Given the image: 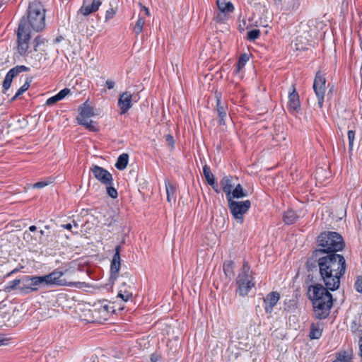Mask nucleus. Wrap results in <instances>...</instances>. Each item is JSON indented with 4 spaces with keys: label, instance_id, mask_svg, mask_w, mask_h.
<instances>
[{
    "label": "nucleus",
    "instance_id": "obj_1",
    "mask_svg": "<svg viewBox=\"0 0 362 362\" xmlns=\"http://www.w3.org/2000/svg\"><path fill=\"white\" fill-rule=\"evenodd\" d=\"M346 266V260L341 255H320V250H315L306 263L308 271L318 267L321 280L330 291L339 288L340 279L345 274Z\"/></svg>",
    "mask_w": 362,
    "mask_h": 362
},
{
    "label": "nucleus",
    "instance_id": "obj_2",
    "mask_svg": "<svg viewBox=\"0 0 362 362\" xmlns=\"http://www.w3.org/2000/svg\"><path fill=\"white\" fill-rule=\"evenodd\" d=\"M327 286L316 284L309 286L308 295L312 300L314 313L317 319H325L329 314L332 307L333 299Z\"/></svg>",
    "mask_w": 362,
    "mask_h": 362
},
{
    "label": "nucleus",
    "instance_id": "obj_3",
    "mask_svg": "<svg viewBox=\"0 0 362 362\" xmlns=\"http://www.w3.org/2000/svg\"><path fill=\"white\" fill-rule=\"evenodd\" d=\"M23 25L25 30L40 32L45 28V9L41 2L34 1L29 4L26 16H23L18 25Z\"/></svg>",
    "mask_w": 362,
    "mask_h": 362
},
{
    "label": "nucleus",
    "instance_id": "obj_4",
    "mask_svg": "<svg viewBox=\"0 0 362 362\" xmlns=\"http://www.w3.org/2000/svg\"><path fill=\"white\" fill-rule=\"evenodd\" d=\"M317 243L320 248L315 250H320V255L336 253L344 247L342 237L336 232L322 233L317 237Z\"/></svg>",
    "mask_w": 362,
    "mask_h": 362
},
{
    "label": "nucleus",
    "instance_id": "obj_5",
    "mask_svg": "<svg viewBox=\"0 0 362 362\" xmlns=\"http://www.w3.org/2000/svg\"><path fill=\"white\" fill-rule=\"evenodd\" d=\"M228 200V208L233 218L238 223H243V215L245 214L251 206L250 200L235 201L229 198Z\"/></svg>",
    "mask_w": 362,
    "mask_h": 362
},
{
    "label": "nucleus",
    "instance_id": "obj_6",
    "mask_svg": "<svg viewBox=\"0 0 362 362\" xmlns=\"http://www.w3.org/2000/svg\"><path fill=\"white\" fill-rule=\"evenodd\" d=\"M30 37L31 33L25 30L23 25H18L17 30V52L21 56L25 57L28 53Z\"/></svg>",
    "mask_w": 362,
    "mask_h": 362
},
{
    "label": "nucleus",
    "instance_id": "obj_7",
    "mask_svg": "<svg viewBox=\"0 0 362 362\" xmlns=\"http://www.w3.org/2000/svg\"><path fill=\"white\" fill-rule=\"evenodd\" d=\"M122 281L119 287L117 297L127 302L132 300L133 294L132 292V285L134 284L132 276L127 272L122 275Z\"/></svg>",
    "mask_w": 362,
    "mask_h": 362
},
{
    "label": "nucleus",
    "instance_id": "obj_8",
    "mask_svg": "<svg viewBox=\"0 0 362 362\" xmlns=\"http://www.w3.org/2000/svg\"><path fill=\"white\" fill-rule=\"evenodd\" d=\"M326 78L320 72L315 75L313 82V89L317 98L318 106L322 107L326 91Z\"/></svg>",
    "mask_w": 362,
    "mask_h": 362
},
{
    "label": "nucleus",
    "instance_id": "obj_9",
    "mask_svg": "<svg viewBox=\"0 0 362 362\" xmlns=\"http://www.w3.org/2000/svg\"><path fill=\"white\" fill-rule=\"evenodd\" d=\"M66 272H62L59 269H54L51 273L45 275L47 279V282L48 284V286H73L75 285V283L73 282H67L65 279H62L63 275Z\"/></svg>",
    "mask_w": 362,
    "mask_h": 362
},
{
    "label": "nucleus",
    "instance_id": "obj_10",
    "mask_svg": "<svg viewBox=\"0 0 362 362\" xmlns=\"http://www.w3.org/2000/svg\"><path fill=\"white\" fill-rule=\"evenodd\" d=\"M237 284L238 285V293L242 296L247 295L249 291L254 286L252 276L245 273H240L238 275Z\"/></svg>",
    "mask_w": 362,
    "mask_h": 362
},
{
    "label": "nucleus",
    "instance_id": "obj_11",
    "mask_svg": "<svg viewBox=\"0 0 362 362\" xmlns=\"http://www.w3.org/2000/svg\"><path fill=\"white\" fill-rule=\"evenodd\" d=\"M91 171L94 177L102 184L105 185H112L113 179L112 174L110 173L107 170L100 166L94 165L91 168Z\"/></svg>",
    "mask_w": 362,
    "mask_h": 362
},
{
    "label": "nucleus",
    "instance_id": "obj_12",
    "mask_svg": "<svg viewBox=\"0 0 362 362\" xmlns=\"http://www.w3.org/2000/svg\"><path fill=\"white\" fill-rule=\"evenodd\" d=\"M29 71V68L24 66V65H20L16 66L11 69L9 70V71L6 75V77L3 82V88L5 90H7L11 85L12 80L14 77L18 76L20 73L23 71Z\"/></svg>",
    "mask_w": 362,
    "mask_h": 362
},
{
    "label": "nucleus",
    "instance_id": "obj_13",
    "mask_svg": "<svg viewBox=\"0 0 362 362\" xmlns=\"http://www.w3.org/2000/svg\"><path fill=\"white\" fill-rule=\"evenodd\" d=\"M216 112L219 118L218 123L220 125L226 124V119L228 117V106L226 103L221 101V94L216 93Z\"/></svg>",
    "mask_w": 362,
    "mask_h": 362
},
{
    "label": "nucleus",
    "instance_id": "obj_14",
    "mask_svg": "<svg viewBox=\"0 0 362 362\" xmlns=\"http://www.w3.org/2000/svg\"><path fill=\"white\" fill-rule=\"evenodd\" d=\"M280 298V295L276 291L270 292L264 298L265 305V311L267 313H272L274 307L276 305Z\"/></svg>",
    "mask_w": 362,
    "mask_h": 362
},
{
    "label": "nucleus",
    "instance_id": "obj_15",
    "mask_svg": "<svg viewBox=\"0 0 362 362\" xmlns=\"http://www.w3.org/2000/svg\"><path fill=\"white\" fill-rule=\"evenodd\" d=\"M100 4V0H84L83 6L81 8L80 11L83 15L88 16L96 11Z\"/></svg>",
    "mask_w": 362,
    "mask_h": 362
},
{
    "label": "nucleus",
    "instance_id": "obj_16",
    "mask_svg": "<svg viewBox=\"0 0 362 362\" xmlns=\"http://www.w3.org/2000/svg\"><path fill=\"white\" fill-rule=\"evenodd\" d=\"M23 281L25 283V284L21 288V291L28 290L30 291H37L40 288H41L37 276H25L23 279Z\"/></svg>",
    "mask_w": 362,
    "mask_h": 362
},
{
    "label": "nucleus",
    "instance_id": "obj_17",
    "mask_svg": "<svg viewBox=\"0 0 362 362\" xmlns=\"http://www.w3.org/2000/svg\"><path fill=\"white\" fill-rule=\"evenodd\" d=\"M132 95L127 92L123 93L119 95L118 105L121 110V114L126 113L132 107Z\"/></svg>",
    "mask_w": 362,
    "mask_h": 362
},
{
    "label": "nucleus",
    "instance_id": "obj_18",
    "mask_svg": "<svg viewBox=\"0 0 362 362\" xmlns=\"http://www.w3.org/2000/svg\"><path fill=\"white\" fill-rule=\"evenodd\" d=\"M288 103L290 110L293 112H298L300 110V105L299 101V95L293 86H292V91L288 94Z\"/></svg>",
    "mask_w": 362,
    "mask_h": 362
},
{
    "label": "nucleus",
    "instance_id": "obj_19",
    "mask_svg": "<svg viewBox=\"0 0 362 362\" xmlns=\"http://www.w3.org/2000/svg\"><path fill=\"white\" fill-rule=\"evenodd\" d=\"M233 177L231 176H224L221 180L223 191L226 193V198H230V192H232L234 185L232 182Z\"/></svg>",
    "mask_w": 362,
    "mask_h": 362
},
{
    "label": "nucleus",
    "instance_id": "obj_20",
    "mask_svg": "<svg viewBox=\"0 0 362 362\" xmlns=\"http://www.w3.org/2000/svg\"><path fill=\"white\" fill-rule=\"evenodd\" d=\"M70 93L71 90L69 88H65L60 90L57 95L48 98L46 101V105H53L58 101L64 99L66 95H68Z\"/></svg>",
    "mask_w": 362,
    "mask_h": 362
},
{
    "label": "nucleus",
    "instance_id": "obj_21",
    "mask_svg": "<svg viewBox=\"0 0 362 362\" xmlns=\"http://www.w3.org/2000/svg\"><path fill=\"white\" fill-rule=\"evenodd\" d=\"M120 258L112 257L110 265V280L112 283H114L117 278V274L120 269Z\"/></svg>",
    "mask_w": 362,
    "mask_h": 362
},
{
    "label": "nucleus",
    "instance_id": "obj_22",
    "mask_svg": "<svg viewBox=\"0 0 362 362\" xmlns=\"http://www.w3.org/2000/svg\"><path fill=\"white\" fill-rule=\"evenodd\" d=\"M80 115L77 118H90L95 115L93 109L90 107L87 102L84 103L79 108Z\"/></svg>",
    "mask_w": 362,
    "mask_h": 362
},
{
    "label": "nucleus",
    "instance_id": "obj_23",
    "mask_svg": "<svg viewBox=\"0 0 362 362\" xmlns=\"http://www.w3.org/2000/svg\"><path fill=\"white\" fill-rule=\"evenodd\" d=\"M216 4L219 11L223 13H228L233 11V5L230 2L224 0H216Z\"/></svg>",
    "mask_w": 362,
    "mask_h": 362
},
{
    "label": "nucleus",
    "instance_id": "obj_24",
    "mask_svg": "<svg viewBox=\"0 0 362 362\" xmlns=\"http://www.w3.org/2000/svg\"><path fill=\"white\" fill-rule=\"evenodd\" d=\"M247 195V192L243 189L242 185L238 184L230 192V199L243 198Z\"/></svg>",
    "mask_w": 362,
    "mask_h": 362
},
{
    "label": "nucleus",
    "instance_id": "obj_25",
    "mask_svg": "<svg viewBox=\"0 0 362 362\" xmlns=\"http://www.w3.org/2000/svg\"><path fill=\"white\" fill-rule=\"evenodd\" d=\"M165 189L167 193V199L168 202H172L175 201V186L170 183L168 180H165Z\"/></svg>",
    "mask_w": 362,
    "mask_h": 362
},
{
    "label": "nucleus",
    "instance_id": "obj_26",
    "mask_svg": "<svg viewBox=\"0 0 362 362\" xmlns=\"http://www.w3.org/2000/svg\"><path fill=\"white\" fill-rule=\"evenodd\" d=\"M78 123L81 125L84 126L86 129L91 132L98 131V127L95 122L90 119V118H77Z\"/></svg>",
    "mask_w": 362,
    "mask_h": 362
},
{
    "label": "nucleus",
    "instance_id": "obj_27",
    "mask_svg": "<svg viewBox=\"0 0 362 362\" xmlns=\"http://www.w3.org/2000/svg\"><path fill=\"white\" fill-rule=\"evenodd\" d=\"M322 329L319 324L313 323L310 326L309 337L311 339H318L322 336Z\"/></svg>",
    "mask_w": 362,
    "mask_h": 362
},
{
    "label": "nucleus",
    "instance_id": "obj_28",
    "mask_svg": "<svg viewBox=\"0 0 362 362\" xmlns=\"http://www.w3.org/2000/svg\"><path fill=\"white\" fill-rule=\"evenodd\" d=\"M129 161V155L127 153L121 154L115 163V167L119 170H122L126 168Z\"/></svg>",
    "mask_w": 362,
    "mask_h": 362
},
{
    "label": "nucleus",
    "instance_id": "obj_29",
    "mask_svg": "<svg viewBox=\"0 0 362 362\" xmlns=\"http://www.w3.org/2000/svg\"><path fill=\"white\" fill-rule=\"evenodd\" d=\"M276 2L282 3L288 10H296L300 6L299 0H274Z\"/></svg>",
    "mask_w": 362,
    "mask_h": 362
},
{
    "label": "nucleus",
    "instance_id": "obj_30",
    "mask_svg": "<svg viewBox=\"0 0 362 362\" xmlns=\"http://www.w3.org/2000/svg\"><path fill=\"white\" fill-rule=\"evenodd\" d=\"M203 173H204V175L205 177V179H206L207 183L209 185H214V182L215 181L214 175L211 173V171L208 165H205L203 167Z\"/></svg>",
    "mask_w": 362,
    "mask_h": 362
},
{
    "label": "nucleus",
    "instance_id": "obj_31",
    "mask_svg": "<svg viewBox=\"0 0 362 362\" xmlns=\"http://www.w3.org/2000/svg\"><path fill=\"white\" fill-rule=\"evenodd\" d=\"M298 218L296 214L291 210H288L285 212L284 215V220L286 224L293 223Z\"/></svg>",
    "mask_w": 362,
    "mask_h": 362
},
{
    "label": "nucleus",
    "instance_id": "obj_32",
    "mask_svg": "<svg viewBox=\"0 0 362 362\" xmlns=\"http://www.w3.org/2000/svg\"><path fill=\"white\" fill-rule=\"evenodd\" d=\"M31 78H27L25 83L18 90L12 100L16 99L18 96L22 95L24 92H25L30 87V83H31Z\"/></svg>",
    "mask_w": 362,
    "mask_h": 362
},
{
    "label": "nucleus",
    "instance_id": "obj_33",
    "mask_svg": "<svg viewBox=\"0 0 362 362\" xmlns=\"http://www.w3.org/2000/svg\"><path fill=\"white\" fill-rule=\"evenodd\" d=\"M234 267V262L233 261H227L224 262L223 269L226 276H230L233 274V269Z\"/></svg>",
    "mask_w": 362,
    "mask_h": 362
},
{
    "label": "nucleus",
    "instance_id": "obj_34",
    "mask_svg": "<svg viewBox=\"0 0 362 362\" xmlns=\"http://www.w3.org/2000/svg\"><path fill=\"white\" fill-rule=\"evenodd\" d=\"M249 60L248 55L247 54H241L239 57L238 64H237V70L236 72H239L240 69L245 65L246 62Z\"/></svg>",
    "mask_w": 362,
    "mask_h": 362
},
{
    "label": "nucleus",
    "instance_id": "obj_35",
    "mask_svg": "<svg viewBox=\"0 0 362 362\" xmlns=\"http://www.w3.org/2000/svg\"><path fill=\"white\" fill-rule=\"evenodd\" d=\"M337 360L339 362H350L351 360V355L346 351L340 352L337 354Z\"/></svg>",
    "mask_w": 362,
    "mask_h": 362
},
{
    "label": "nucleus",
    "instance_id": "obj_36",
    "mask_svg": "<svg viewBox=\"0 0 362 362\" xmlns=\"http://www.w3.org/2000/svg\"><path fill=\"white\" fill-rule=\"evenodd\" d=\"M144 23V18L139 17L134 27V31L136 35L139 34L142 31Z\"/></svg>",
    "mask_w": 362,
    "mask_h": 362
},
{
    "label": "nucleus",
    "instance_id": "obj_37",
    "mask_svg": "<svg viewBox=\"0 0 362 362\" xmlns=\"http://www.w3.org/2000/svg\"><path fill=\"white\" fill-rule=\"evenodd\" d=\"M21 283L20 279H15L12 281H10L8 284L5 287L4 290L6 292H11L13 289H15Z\"/></svg>",
    "mask_w": 362,
    "mask_h": 362
},
{
    "label": "nucleus",
    "instance_id": "obj_38",
    "mask_svg": "<svg viewBox=\"0 0 362 362\" xmlns=\"http://www.w3.org/2000/svg\"><path fill=\"white\" fill-rule=\"evenodd\" d=\"M260 35V31L257 29H254L247 33V38L250 40L254 41L257 39Z\"/></svg>",
    "mask_w": 362,
    "mask_h": 362
},
{
    "label": "nucleus",
    "instance_id": "obj_39",
    "mask_svg": "<svg viewBox=\"0 0 362 362\" xmlns=\"http://www.w3.org/2000/svg\"><path fill=\"white\" fill-rule=\"evenodd\" d=\"M348 134V140H349V150L351 151L354 146V141L355 138V132L352 130H349L347 133Z\"/></svg>",
    "mask_w": 362,
    "mask_h": 362
},
{
    "label": "nucleus",
    "instance_id": "obj_40",
    "mask_svg": "<svg viewBox=\"0 0 362 362\" xmlns=\"http://www.w3.org/2000/svg\"><path fill=\"white\" fill-rule=\"evenodd\" d=\"M107 193L112 199L117 198L118 195L117 189L112 185H107Z\"/></svg>",
    "mask_w": 362,
    "mask_h": 362
},
{
    "label": "nucleus",
    "instance_id": "obj_41",
    "mask_svg": "<svg viewBox=\"0 0 362 362\" xmlns=\"http://www.w3.org/2000/svg\"><path fill=\"white\" fill-rule=\"evenodd\" d=\"M45 42V39L42 37L41 36H37L35 40H34V42H33V44H34V47H33V49L35 51H37V47L42 45V44H44Z\"/></svg>",
    "mask_w": 362,
    "mask_h": 362
},
{
    "label": "nucleus",
    "instance_id": "obj_42",
    "mask_svg": "<svg viewBox=\"0 0 362 362\" xmlns=\"http://www.w3.org/2000/svg\"><path fill=\"white\" fill-rule=\"evenodd\" d=\"M355 288L358 293H362V276L357 277L355 282Z\"/></svg>",
    "mask_w": 362,
    "mask_h": 362
},
{
    "label": "nucleus",
    "instance_id": "obj_43",
    "mask_svg": "<svg viewBox=\"0 0 362 362\" xmlns=\"http://www.w3.org/2000/svg\"><path fill=\"white\" fill-rule=\"evenodd\" d=\"M37 278L38 279V282L41 286V288H44V287H49L48 286V284H47V279H46V276H37Z\"/></svg>",
    "mask_w": 362,
    "mask_h": 362
},
{
    "label": "nucleus",
    "instance_id": "obj_44",
    "mask_svg": "<svg viewBox=\"0 0 362 362\" xmlns=\"http://www.w3.org/2000/svg\"><path fill=\"white\" fill-rule=\"evenodd\" d=\"M165 139L167 144L171 148H174V139L170 134H167L165 136Z\"/></svg>",
    "mask_w": 362,
    "mask_h": 362
},
{
    "label": "nucleus",
    "instance_id": "obj_45",
    "mask_svg": "<svg viewBox=\"0 0 362 362\" xmlns=\"http://www.w3.org/2000/svg\"><path fill=\"white\" fill-rule=\"evenodd\" d=\"M274 139L276 140L277 142H280L281 141L285 140L286 136L284 132H281V134H279V133H276Z\"/></svg>",
    "mask_w": 362,
    "mask_h": 362
},
{
    "label": "nucleus",
    "instance_id": "obj_46",
    "mask_svg": "<svg viewBox=\"0 0 362 362\" xmlns=\"http://www.w3.org/2000/svg\"><path fill=\"white\" fill-rule=\"evenodd\" d=\"M115 14V12L113 8H110L106 11L105 14V21H107L110 18H112L114 15Z\"/></svg>",
    "mask_w": 362,
    "mask_h": 362
},
{
    "label": "nucleus",
    "instance_id": "obj_47",
    "mask_svg": "<svg viewBox=\"0 0 362 362\" xmlns=\"http://www.w3.org/2000/svg\"><path fill=\"white\" fill-rule=\"evenodd\" d=\"M48 185V182H45V181H40V182H37L36 183H35L33 185V187L34 188H42L45 186Z\"/></svg>",
    "mask_w": 362,
    "mask_h": 362
},
{
    "label": "nucleus",
    "instance_id": "obj_48",
    "mask_svg": "<svg viewBox=\"0 0 362 362\" xmlns=\"http://www.w3.org/2000/svg\"><path fill=\"white\" fill-rule=\"evenodd\" d=\"M106 86L108 89H112L115 87V83L112 80H107L106 81Z\"/></svg>",
    "mask_w": 362,
    "mask_h": 362
},
{
    "label": "nucleus",
    "instance_id": "obj_49",
    "mask_svg": "<svg viewBox=\"0 0 362 362\" xmlns=\"http://www.w3.org/2000/svg\"><path fill=\"white\" fill-rule=\"evenodd\" d=\"M359 356L362 358V329L361 330V336L358 340Z\"/></svg>",
    "mask_w": 362,
    "mask_h": 362
},
{
    "label": "nucleus",
    "instance_id": "obj_50",
    "mask_svg": "<svg viewBox=\"0 0 362 362\" xmlns=\"http://www.w3.org/2000/svg\"><path fill=\"white\" fill-rule=\"evenodd\" d=\"M120 252H121V247L119 245H117L115 247V253L113 255V257L120 258Z\"/></svg>",
    "mask_w": 362,
    "mask_h": 362
},
{
    "label": "nucleus",
    "instance_id": "obj_51",
    "mask_svg": "<svg viewBox=\"0 0 362 362\" xmlns=\"http://www.w3.org/2000/svg\"><path fill=\"white\" fill-rule=\"evenodd\" d=\"M250 267L247 262H245L243 266V272L242 273L249 274Z\"/></svg>",
    "mask_w": 362,
    "mask_h": 362
},
{
    "label": "nucleus",
    "instance_id": "obj_52",
    "mask_svg": "<svg viewBox=\"0 0 362 362\" xmlns=\"http://www.w3.org/2000/svg\"><path fill=\"white\" fill-rule=\"evenodd\" d=\"M214 189V191L216 192V193H219L220 192V188L218 187V185L217 183L215 182V181L214 182V185H210Z\"/></svg>",
    "mask_w": 362,
    "mask_h": 362
},
{
    "label": "nucleus",
    "instance_id": "obj_53",
    "mask_svg": "<svg viewBox=\"0 0 362 362\" xmlns=\"http://www.w3.org/2000/svg\"><path fill=\"white\" fill-rule=\"evenodd\" d=\"M40 243H45V240L43 238V235H45V232L43 230H40Z\"/></svg>",
    "mask_w": 362,
    "mask_h": 362
},
{
    "label": "nucleus",
    "instance_id": "obj_54",
    "mask_svg": "<svg viewBox=\"0 0 362 362\" xmlns=\"http://www.w3.org/2000/svg\"><path fill=\"white\" fill-rule=\"evenodd\" d=\"M62 227L67 229V230H71L72 225L71 223L64 224L62 226Z\"/></svg>",
    "mask_w": 362,
    "mask_h": 362
},
{
    "label": "nucleus",
    "instance_id": "obj_55",
    "mask_svg": "<svg viewBox=\"0 0 362 362\" xmlns=\"http://www.w3.org/2000/svg\"><path fill=\"white\" fill-rule=\"evenodd\" d=\"M19 270H20V269H19L18 268H16V269H13L11 272H9V273L6 275V276H11L12 274H15V273L18 272Z\"/></svg>",
    "mask_w": 362,
    "mask_h": 362
},
{
    "label": "nucleus",
    "instance_id": "obj_56",
    "mask_svg": "<svg viewBox=\"0 0 362 362\" xmlns=\"http://www.w3.org/2000/svg\"><path fill=\"white\" fill-rule=\"evenodd\" d=\"M37 230V228L35 226H31L29 227V230L31 232H34Z\"/></svg>",
    "mask_w": 362,
    "mask_h": 362
},
{
    "label": "nucleus",
    "instance_id": "obj_57",
    "mask_svg": "<svg viewBox=\"0 0 362 362\" xmlns=\"http://www.w3.org/2000/svg\"><path fill=\"white\" fill-rule=\"evenodd\" d=\"M142 9H143V11L145 12V13H146V15H149V11H148V8H146V7H144H144L142 8Z\"/></svg>",
    "mask_w": 362,
    "mask_h": 362
},
{
    "label": "nucleus",
    "instance_id": "obj_58",
    "mask_svg": "<svg viewBox=\"0 0 362 362\" xmlns=\"http://www.w3.org/2000/svg\"><path fill=\"white\" fill-rule=\"evenodd\" d=\"M107 308H108L107 305L102 306V309H103L104 313H107L108 312Z\"/></svg>",
    "mask_w": 362,
    "mask_h": 362
},
{
    "label": "nucleus",
    "instance_id": "obj_59",
    "mask_svg": "<svg viewBox=\"0 0 362 362\" xmlns=\"http://www.w3.org/2000/svg\"><path fill=\"white\" fill-rule=\"evenodd\" d=\"M30 236L31 235H30V234L29 233H28V232H25L24 233V239H26L27 238H29Z\"/></svg>",
    "mask_w": 362,
    "mask_h": 362
},
{
    "label": "nucleus",
    "instance_id": "obj_60",
    "mask_svg": "<svg viewBox=\"0 0 362 362\" xmlns=\"http://www.w3.org/2000/svg\"><path fill=\"white\" fill-rule=\"evenodd\" d=\"M332 91V88L329 89V90L327 95V98H329L331 97Z\"/></svg>",
    "mask_w": 362,
    "mask_h": 362
},
{
    "label": "nucleus",
    "instance_id": "obj_61",
    "mask_svg": "<svg viewBox=\"0 0 362 362\" xmlns=\"http://www.w3.org/2000/svg\"><path fill=\"white\" fill-rule=\"evenodd\" d=\"M219 221H220V222H221V223H222L223 224V223H224V221H225V219H224V218H223V217L220 216V217H219Z\"/></svg>",
    "mask_w": 362,
    "mask_h": 362
},
{
    "label": "nucleus",
    "instance_id": "obj_62",
    "mask_svg": "<svg viewBox=\"0 0 362 362\" xmlns=\"http://www.w3.org/2000/svg\"><path fill=\"white\" fill-rule=\"evenodd\" d=\"M73 224L74 228H78V224L75 221H73Z\"/></svg>",
    "mask_w": 362,
    "mask_h": 362
},
{
    "label": "nucleus",
    "instance_id": "obj_63",
    "mask_svg": "<svg viewBox=\"0 0 362 362\" xmlns=\"http://www.w3.org/2000/svg\"><path fill=\"white\" fill-rule=\"evenodd\" d=\"M2 345V341L0 340V346Z\"/></svg>",
    "mask_w": 362,
    "mask_h": 362
},
{
    "label": "nucleus",
    "instance_id": "obj_64",
    "mask_svg": "<svg viewBox=\"0 0 362 362\" xmlns=\"http://www.w3.org/2000/svg\"><path fill=\"white\" fill-rule=\"evenodd\" d=\"M332 362H339V361H338L337 360H335V361H332Z\"/></svg>",
    "mask_w": 362,
    "mask_h": 362
}]
</instances>
